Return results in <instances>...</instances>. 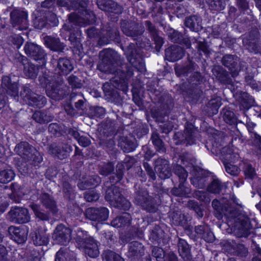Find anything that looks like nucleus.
<instances>
[{
  "instance_id": "obj_5",
  "label": "nucleus",
  "mask_w": 261,
  "mask_h": 261,
  "mask_svg": "<svg viewBox=\"0 0 261 261\" xmlns=\"http://www.w3.org/2000/svg\"><path fill=\"white\" fill-rule=\"evenodd\" d=\"M39 81L41 87L45 89L47 96L53 100L59 101L68 95L67 88L62 85V80L55 73H45L39 76Z\"/></svg>"
},
{
  "instance_id": "obj_36",
  "label": "nucleus",
  "mask_w": 261,
  "mask_h": 261,
  "mask_svg": "<svg viewBox=\"0 0 261 261\" xmlns=\"http://www.w3.org/2000/svg\"><path fill=\"white\" fill-rule=\"evenodd\" d=\"M237 58V57L235 55H225L222 59L223 65L228 68L233 76L234 75H237L239 71Z\"/></svg>"
},
{
  "instance_id": "obj_58",
  "label": "nucleus",
  "mask_w": 261,
  "mask_h": 261,
  "mask_svg": "<svg viewBox=\"0 0 261 261\" xmlns=\"http://www.w3.org/2000/svg\"><path fill=\"white\" fill-rule=\"evenodd\" d=\"M240 103L245 109L248 110L253 106L254 98L247 93H244L240 97Z\"/></svg>"
},
{
  "instance_id": "obj_12",
  "label": "nucleus",
  "mask_w": 261,
  "mask_h": 261,
  "mask_svg": "<svg viewBox=\"0 0 261 261\" xmlns=\"http://www.w3.org/2000/svg\"><path fill=\"white\" fill-rule=\"evenodd\" d=\"M135 202L146 212H158L156 200L150 196L147 190L145 189L139 188L136 192Z\"/></svg>"
},
{
  "instance_id": "obj_16",
  "label": "nucleus",
  "mask_w": 261,
  "mask_h": 261,
  "mask_svg": "<svg viewBox=\"0 0 261 261\" xmlns=\"http://www.w3.org/2000/svg\"><path fill=\"white\" fill-rule=\"evenodd\" d=\"M25 54L31 59L45 65L46 62V54L41 46L34 43L27 42L23 47Z\"/></svg>"
},
{
  "instance_id": "obj_51",
  "label": "nucleus",
  "mask_w": 261,
  "mask_h": 261,
  "mask_svg": "<svg viewBox=\"0 0 261 261\" xmlns=\"http://www.w3.org/2000/svg\"><path fill=\"white\" fill-rule=\"evenodd\" d=\"M113 205L115 208L123 210L125 212L130 209L132 204L130 202L122 195L117 200H115Z\"/></svg>"
},
{
  "instance_id": "obj_7",
  "label": "nucleus",
  "mask_w": 261,
  "mask_h": 261,
  "mask_svg": "<svg viewBox=\"0 0 261 261\" xmlns=\"http://www.w3.org/2000/svg\"><path fill=\"white\" fill-rule=\"evenodd\" d=\"M184 127V132L174 133L173 140L175 145L188 146L196 144L198 132V127L195 126L192 123L187 121Z\"/></svg>"
},
{
  "instance_id": "obj_37",
  "label": "nucleus",
  "mask_w": 261,
  "mask_h": 261,
  "mask_svg": "<svg viewBox=\"0 0 261 261\" xmlns=\"http://www.w3.org/2000/svg\"><path fill=\"white\" fill-rule=\"evenodd\" d=\"M185 27L190 29V31L195 32H198L201 31L202 27V19L200 17L192 15L186 17L184 21Z\"/></svg>"
},
{
  "instance_id": "obj_48",
  "label": "nucleus",
  "mask_w": 261,
  "mask_h": 261,
  "mask_svg": "<svg viewBox=\"0 0 261 261\" xmlns=\"http://www.w3.org/2000/svg\"><path fill=\"white\" fill-rule=\"evenodd\" d=\"M164 233V230L159 226L156 225L151 231L149 240L160 245L162 241L163 242Z\"/></svg>"
},
{
  "instance_id": "obj_46",
  "label": "nucleus",
  "mask_w": 261,
  "mask_h": 261,
  "mask_svg": "<svg viewBox=\"0 0 261 261\" xmlns=\"http://www.w3.org/2000/svg\"><path fill=\"white\" fill-rule=\"evenodd\" d=\"M150 140L157 152L162 153L166 152L164 142L158 132L154 131L152 133Z\"/></svg>"
},
{
  "instance_id": "obj_23",
  "label": "nucleus",
  "mask_w": 261,
  "mask_h": 261,
  "mask_svg": "<svg viewBox=\"0 0 261 261\" xmlns=\"http://www.w3.org/2000/svg\"><path fill=\"white\" fill-rule=\"evenodd\" d=\"M10 19L14 27L20 26L21 29L27 28L28 25V13L27 12L14 9L10 13Z\"/></svg>"
},
{
  "instance_id": "obj_53",
  "label": "nucleus",
  "mask_w": 261,
  "mask_h": 261,
  "mask_svg": "<svg viewBox=\"0 0 261 261\" xmlns=\"http://www.w3.org/2000/svg\"><path fill=\"white\" fill-rule=\"evenodd\" d=\"M149 130V129L147 124L145 123L138 124L134 128L133 132L134 138H135V137H136L138 139H141L146 135L148 133Z\"/></svg>"
},
{
  "instance_id": "obj_44",
  "label": "nucleus",
  "mask_w": 261,
  "mask_h": 261,
  "mask_svg": "<svg viewBox=\"0 0 261 261\" xmlns=\"http://www.w3.org/2000/svg\"><path fill=\"white\" fill-rule=\"evenodd\" d=\"M101 182V179L98 175L90 176L87 180L78 184L79 188L81 190L92 189L97 187Z\"/></svg>"
},
{
  "instance_id": "obj_54",
  "label": "nucleus",
  "mask_w": 261,
  "mask_h": 261,
  "mask_svg": "<svg viewBox=\"0 0 261 261\" xmlns=\"http://www.w3.org/2000/svg\"><path fill=\"white\" fill-rule=\"evenodd\" d=\"M248 255L249 252L248 248L243 244L237 243L232 255L238 256L242 259H245Z\"/></svg>"
},
{
  "instance_id": "obj_17",
  "label": "nucleus",
  "mask_w": 261,
  "mask_h": 261,
  "mask_svg": "<svg viewBox=\"0 0 261 261\" xmlns=\"http://www.w3.org/2000/svg\"><path fill=\"white\" fill-rule=\"evenodd\" d=\"M243 43L250 51L258 53L261 50L260 34L258 30L256 29L251 30L243 39Z\"/></svg>"
},
{
  "instance_id": "obj_59",
  "label": "nucleus",
  "mask_w": 261,
  "mask_h": 261,
  "mask_svg": "<svg viewBox=\"0 0 261 261\" xmlns=\"http://www.w3.org/2000/svg\"><path fill=\"white\" fill-rule=\"evenodd\" d=\"M151 255L156 261H166V253L162 247L151 246Z\"/></svg>"
},
{
  "instance_id": "obj_20",
  "label": "nucleus",
  "mask_w": 261,
  "mask_h": 261,
  "mask_svg": "<svg viewBox=\"0 0 261 261\" xmlns=\"http://www.w3.org/2000/svg\"><path fill=\"white\" fill-rule=\"evenodd\" d=\"M212 206L216 212H245L234 206L229 199L224 197L214 199Z\"/></svg>"
},
{
  "instance_id": "obj_64",
  "label": "nucleus",
  "mask_w": 261,
  "mask_h": 261,
  "mask_svg": "<svg viewBox=\"0 0 261 261\" xmlns=\"http://www.w3.org/2000/svg\"><path fill=\"white\" fill-rule=\"evenodd\" d=\"M206 2L212 10L219 11L224 8L223 0H206Z\"/></svg>"
},
{
  "instance_id": "obj_57",
  "label": "nucleus",
  "mask_w": 261,
  "mask_h": 261,
  "mask_svg": "<svg viewBox=\"0 0 261 261\" xmlns=\"http://www.w3.org/2000/svg\"><path fill=\"white\" fill-rule=\"evenodd\" d=\"M15 173L11 169H5L0 171V183L7 184L11 181L15 177Z\"/></svg>"
},
{
  "instance_id": "obj_24",
  "label": "nucleus",
  "mask_w": 261,
  "mask_h": 261,
  "mask_svg": "<svg viewBox=\"0 0 261 261\" xmlns=\"http://www.w3.org/2000/svg\"><path fill=\"white\" fill-rule=\"evenodd\" d=\"M19 86L18 82H12L10 76L4 75L3 76L1 87L3 91L7 94L14 97L18 96Z\"/></svg>"
},
{
  "instance_id": "obj_3",
  "label": "nucleus",
  "mask_w": 261,
  "mask_h": 261,
  "mask_svg": "<svg viewBox=\"0 0 261 261\" xmlns=\"http://www.w3.org/2000/svg\"><path fill=\"white\" fill-rule=\"evenodd\" d=\"M81 15L76 12L68 14V22L60 29V35L63 39L70 42L73 58L80 61L85 55L82 44V33L80 28L84 26Z\"/></svg>"
},
{
  "instance_id": "obj_43",
  "label": "nucleus",
  "mask_w": 261,
  "mask_h": 261,
  "mask_svg": "<svg viewBox=\"0 0 261 261\" xmlns=\"http://www.w3.org/2000/svg\"><path fill=\"white\" fill-rule=\"evenodd\" d=\"M55 261H75V257L69 248L62 247L56 253Z\"/></svg>"
},
{
  "instance_id": "obj_40",
  "label": "nucleus",
  "mask_w": 261,
  "mask_h": 261,
  "mask_svg": "<svg viewBox=\"0 0 261 261\" xmlns=\"http://www.w3.org/2000/svg\"><path fill=\"white\" fill-rule=\"evenodd\" d=\"M122 195L120 188L114 185H112L107 189L105 198L107 201L113 205L115 200H117Z\"/></svg>"
},
{
  "instance_id": "obj_13",
  "label": "nucleus",
  "mask_w": 261,
  "mask_h": 261,
  "mask_svg": "<svg viewBox=\"0 0 261 261\" xmlns=\"http://www.w3.org/2000/svg\"><path fill=\"white\" fill-rule=\"evenodd\" d=\"M20 96L29 106L34 108L41 109L47 103V99L44 96L33 92L27 85L22 87L20 91Z\"/></svg>"
},
{
  "instance_id": "obj_47",
  "label": "nucleus",
  "mask_w": 261,
  "mask_h": 261,
  "mask_svg": "<svg viewBox=\"0 0 261 261\" xmlns=\"http://www.w3.org/2000/svg\"><path fill=\"white\" fill-rule=\"evenodd\" d=\"M188 213L185 215L184 213H173L172 216L173 223L175 225L185 226V229L188 226V222L191 220L190 217L188 216Z\"/></svg>"
},
{
  "instance_id": "obj_33",
  "label": "nucleus",
  "mask_w": 261,
  "mask_h": 261,
  "mask_svg": "<svg viewBox=\"0 0 261 261\" xmlns=\"http://www.w3.org/2000/svg\"><path fill=\"white\" fill-rule=\"evenodd\" d=\"M124 8L122 5L114 1L106 15L110 21L117 22Z\"/></svg>"
},
{
  "instance_id": "obj_27",
  "label": "nucleus",
  "mask_w": 261,
  "mask_h": 261,
  "mask_svg": "<svg viewBox=\"0 0 261 261\" xmlns=\"http://www.w3.org/2000/svg\"><path fill=\"white\" fill-rule=\"evenodd\" d=\"M99 243L92 237L80 246L83 248L85 253L92 258H95L99 254Z\"/></svg>"
},
{
  "instance_id": "obj_10",
  "label": "nucleus",
  "mask_w": 261,
  "mask_h": 261,
  "mask_svg": "<svg viewBox=\"0 0 261 261\" xmlns=\"http://www.w3.org/2000/svg\"><path fill=\"white\" fill-rule=\"evenodd\" d=\"M174 173L179 178L178 187H174L171 192L173 195L180 197H190L191 194V189L187 182L188 172L186 169L181 165L177 164L173 168Z\"/></svg>"
},
{
  "instance_id": "obj_14",
  "label": "nucleus",
  "mask_w": 261,
  "mask_h": 261,
  "mask_svg": "<svg viewBox=\"0 0 261 261\" xmlns=\"http://www.w3.org/2000/svg\"><path fill=\"white\" fill-rule=\"evenodd\" d=\"M213 173L208 170L195 166L192 172L193 177L190 178L191 183L195 188L204 189L209 183Z\"/></svg>"
},
{
  "instance_id": "obj_4",
  "label": "nucleus",
  "mask_w": 261,
  "mask_h": 261,
  "mask_svg": "<svg viewBox=\"0 0 261 261\" xmlns=\"http://www.w3.org/2000/svg\"><path fill=\"white\" fill-rule=\"evenodd\" d=\"M203 76L199 71L193 72L184 82L176 85L178 94L190 103H196L199 100L202 91L198 86L202 83Z\"/></svg>"
},
{
  "instance_id": "obj_45",
  "label": "nucleus",
  "mask_w": 261,
  "mask_h": 261,
  "mask_svg": "<svg viewBox=\"0 0 261 261\" xmlns=\"http://www.w3.org/2000/svg\"><path fill=\"white\" fill-rule=\"evenodd\" d=\"M196 64L190 61L185 66H180L175 68V73L177 77H187L190 73H192L195 70Z\"/></svg>"
},
{
  "instance_id": "obj_26",
  "label": "nucleus",
  "mask_w": 261,
  "mask_h": 261,
  "mask_svg": "<svg viewBox=\"0 0 261 261\" xmlns=\"http://www.w3.org/2000/svg\"><path fill=\"white\" fill-rule=\"evenodd\" d=\"M8 232L11 239L18 244H23L27 240L28 230L25 228L12 225L8 227Z\"/></svg>"
},
{
  "instance_id": "obj_32",
  "label": "nucleus",
  "mask_w": 261,
  "mask_h": 261,
  "mask_svg": "<svg viewBox=\"0 0 261 261\" xmlns=\"http://www.w3.org/2000/svg\"><path fill=\"white\" fill-rule=\"evenodd\" d=\"M21 63L23 66V70L25 76L32 79H36L39 72V66L30 62L24 56L21 57Z\"/></svg>"
},
{
  "instance_id": "obj_22",
  "label": "nucleus",
  "mask_w": 261,
  "mask_h": 261,
  "mask_svg": "<svg viewBox=\"0 0 261 261\" xmlns=\"http://www.w3.org/2000/svg\"><path fill=\"white\" fill-rule=\"evenodd\" d=\"M184 47L177 45H171L165 49V60L175 62L181 59L185 55Z\"/></svg>"
},
{
  "instance_id": "obj_62",
  "label": "nucleus",
  "mask_w": 261,
  "mask_h": 261,
  "mask_svg": "<svg viewBox=\"0 0 261 261\" xmlns=\"http://www.w3.org/2000/svg\"><path fill=\"white\" fill-rule=\"evenodd\" d=\"M126 168L122 163H118L116 166L115 176L116 179L114 181L112 179V176L110 177V181L113 183H117L120 181L124 176Z\"/></svg>"
},
{
  "instance_id": "obj_28",
  "label": "nucleus",
  "mask_w": 261,
  "mask_h": 261,
  "mask_svg": "<svg viewBox=\"0 0 261 261\" xmlns=\"http://www.w3.org/2000/svg\"><path fill=\"white\" fill-rule=\"evenodd\" d=\"M77 10L79 11V13L81 15L84 27L90 24H94L96 22L97 18L94 11L87 9L86 4L84 2Z\"/></svg>"
},
{
  "instance_id": "obj_29",
  "label": "nucleus",
  "mask_w": 261,
  "mask_h": 261,
  "mask_svg": "<svg viewBox=\"0 0 261 261\" xmlns=\"http://www.w3.org/2000/svg\"><path fill=\"white\" fill-rule=\"evenodd\" d=\"M73 63L66 57L60 58L58 60L56 71L60 76H66L73 70Z\"/></svg>"
},
{
  "instance_id": "obj_38",
  "label": "nucleus",
  "mask_w": 261,
  "mask_h": 261,
  "mask_svg": "<svg viewBox=\"0 0 261 261\" xmlns=\"http://www.w3.org/2000/svg\"><path fill=\"white\" fill-rule=\"evenodd\" d=\"M119 145L125 153L134 151L137 144L135 138L132 136H122L119 140Z\"/></svg>"
},
{
  "instance_id": "obj_61",
  "label": "nucleus",
  "mask_w": 261,
  "mask_h": 261,
  "mask_svg": "<svg viewBox=\"0 0 261 261\" xmlns=\"http://www.w3.org/2000/svg\"><path fill=\"white\" fill-rule=\"evenodd\" d=\"M86 218L91 221H103L108 218V213H84Z\"/></svg>"
},
{
  "instance_id": "obj_50",
  "label": "nucleus",
  "mask_w": 261,
  "mask_h": 261,
  "mask_svg": "<svg viewBox=\"0 0 261 261\" xmlns=\"http://www.w3.org/2000/svg\"><path fill=\"white\" fill-rule=\"evenodd\" d=\"M169 37L170 40L174 43L181 45H191L189 41L185 38L183 34L177 31L173 30V31L170 34Z\"/></svg>"
},
{
  "instance_id": "obj_9",
  "label": "nucleus",
  "mask_w": 261,
  "mask_h": 261,
  "mask_svg": "<svg viewBox=\"0 0 261 261\" xmlns=\"http://www.w3.org/2000/svg\"><path fill=\"white\" fill-rule=\"evenodd\" d=\"M14 150L17 154L34 166H39L43 161L40 153L27 141H22L17 144Z\"/></svg>"
},
{
  "instance_id": "obj_55",
  "label": "nucleus",
  "mask_w": 261,
  "mask_h": 261,
  "mask_svg": "<svg viewBox=\"0 0 261 261\" xmlns=\"http://www.w3.org/2000/svg\"><path fill=\"white\" fill-rule=\"evenodd\" d=\"M103 261H124L118 254L111 250H106L102 253Z\"/></svg>"
},
{
  "instance_id": "obj_34",
  "label": "nucleus",
  "mask_w": 261,
  "mask_h": 261,
  "mask_svg": "<svg viewBox=\"0 0 261 261\" xmlns=\"http://www.w3.org/2000/svg\"><path fill=\"white\" fill-rule=\"evenodd\" d=\"M39 198L42 205L49 212H58L57 201L48 193L42 192Z\"/></svg>"
},
{
  "instance_id": "obj_15",
  "label": "nucleus",
  "mask_w": 261,
  "mask_h": 261,
  "mask_svg": "<svg viewBox=\"0 0 261 261\" xmlns=\"http://www.w3.org/2000/svg\"><path fill=\"white\" fill-rule=\"evenodd\" d=\"M195 233L190 227L186 229V232L190 239L194 241H197L198 238L204 240L208 243H213L215 237L213 232L207 225H198L194 228Z\"/></svg>"
},
{
  "instance_id": "obj_1",
  "label": "nucleus",
  "mask_w": 261,
  "mask_h": 261,
  "mask_svg": "<svg viewBox=\"0 0 261 261\" xmlns=\"http://www.w3.org/2000/svg\"><path fill=\"white\" fill-rule=\"evenodd\" d=\"M114 42L123 51L127 60L135 69L143 72L146 70L145 64L141 49L134 43H129L126 47L122 43L117 22L109 21L105 25L103 33L100 35L98 44L100 46Z\"/></svg>"
},
{
  "instance_id": "obj_11",
  "label": "nucleus",
  "mask_w": 261,
  "mask_h": 261,
  "mask_svg": "<svg viewBox=\"0 0 261 261\" xmlns=\"http://www.w3.org/2000/svg\"><path fill=\"white\" fill-rule=\"evenodd\" d=\"M33 23L35 28L42 30L58 26L59 21L55 12L43 10L33 18Z\"/></svg>"
},
{
  "instance_id": "obj_30",
  "label": "nucleus",
  "mask_w": 261,
  "mask_h": 261,
  "mask_svg": "<svg viewBox=\"0 0 261 261\" xmlns=\"http://www.w3.org/2000/svg\"><path fill=\"white\" fill-rule=\"evenodd\" d=\"M43 40L45 46L50 50L59 53L64 51L65 45L61 42L59 38L52 36H46L44 37Z\"/></svg>"
},
{
  "instance_id": "obj_56",
  "label": "nucleus",
  "mask_w": 261,
  "mask_h": 261,
  "mask_svg": "<svg viewBox=\"0 0 261 261\" xmlns=\"http://www.w3.org/2000/svg\"><path fill=\"white\" fill-rule=\"evenodd\" d=\"M76 237L74 239L77 244L81 246L86 241H87L89 238H91L92 237L88 234V232L80 228H77L75 230Z\"/></svg>"
},
{
  "instance_id": "obj_42",
  "label": "nucleus",
  "mask_w": 261,
  "mask_h": 261,
  "mask_svg": "<svg viewBox=\"0 0 261 261\" xmlns=\"http://www.w3.org/2000/svg\"><path fill=\"white\" fill-rule=\"evenodd\" d=\"M223 186L220 180L213 173L206 187V191L210 193L218 194L222 191Z\"/></svg>"
},
{
  "instance_id": "obj_41",
  "label": "nucleus",
  "mask_w": 261,
  "mask_h": 261,
  "mask_svg": "<svg viewBox=\"0 0 261 261\" xmlns=\"http://www.w3.org/2000/svg\"><path fill=\"white\" fill-rule=\"evenodd\" d=\"M31 236L36 246L47 245L49 241L48 235L43 230H35L31 232Z\"/></svg>"
},
{
  "instance_id": "obj_18",
  "label": "nucleus",
  "mask_w": 261,
  "mask_h": 261,
  "mask_svg": "<svg viewBox=\"0 0 261 261\" xmlns=\"http://www.w3.org/2000/svg\"><path fill=\"white\" fill-rule=\"evenodd\" d=\"M72 230L63 224H59L56 227L53 234L54 241L61 245H66L71 240Z\"/></svg>"
},
{
  "instance_id": "obj_19",
  "label": "nucleus",
  "mask_w": 261,
  "mask_h": 261,
  "mask_svg": "<svg viewBox=\"0 0 261 261\" xmlns=\"http://www.w3.org/2000/svg\"><path fill=\"white\" fill-rule=\"evenodd\" d=\"M120 27L125 35L132 37L141 36L144 31L143 27L132 20L122 19L120 21Z\"/></svg>"
},
{
  "instance_id": "obj_2",
  "label": "nucleus",
  "mask_w": 261,
  "mask_h": 261,
  "mask_svg": "<svg viewBox=\"0 0 261 261\" xmlns=\"http://www.w3.org/2000/svg\"><path fill=\"white\" fill-rule=\"evenodd\" d=\"M104 70L114 75L113 81L118 88L126 93L128 89V82L134 75L133 66L122 64L118 53L111 48H106L100 53Z\"/></svg>"
},
{
  "instance_id": "obj_21",
  "label": "nucleus",
  "mask_w": 261,
  "mask_h": 261,
  "mask_svg": "<svg viewBox=\"0 0 261 261\" xmlns=\"http://www.w3.org/2000/svg\"><path fill=\"white\" fill-rule=\"evenodd\" d=\"M144 254V246L138 241H133L128 245L126 256L129 261H139Z\"/></svg>"
},
{
  "instance_id": "obj_25",
  "label": "nucleus",
  "mask_w": 261,
  "mask_h": 261,
  "mask_svg": "<svg viewBox=\"0 0 261 261\" xmlns=\"http://www.w3.org/2000/svg\"><path fill=\"white\" fill-rule=\"evenodd\" d=\"M154 169L161 179H167L172 175L169 162L165 159L158 158L156 160Z\"/></svg>"
},
{
  "instance_id": "obj_8",
  "label": "nucleus",
  "mask_w": 261,
  "mask_h": 261,
  "mask_svg": "<svg viewBox=\"0 0 261 261\" xmlns=\"http://www.w3.org/2000/svg\"><path fill=\"white\" fill-rule=\"evenodd\" d=\"M14 150L17 154L34 166H39L43 161L40 153L27 141H22L17 144Z\"/></svg>"
},
{
  "instance_id": "obj_49",
  "label": "nucleus",
  "mask_w": 261,
  "mask_h": 261,
  "mask_svg": "<svg viewBox=\"0 0 261 261\" xmlns=\"http://www.w3.org/2000/svg\"><path fill=\"white\" fill-rule=\"evenodd\" d=\"M124 216H121L116 217L111 223L112 225L116 227H121L127 226L130 224L131 216L129 213H123Z\"/></svg>"
},
{
  "instance_id": "obj_6",
  "label": "nucleus",
  "mask_w": 261,
  "mask_h": 261,
  "mask_svg": "<svg viewBox=\"0 0 261 261\" xmlns=\"http://www.w3.org/2000/svg\"><path fill=\"white\" fill-rule=\"evenodd\" d=\"M231 224H234L232 233L238 238H247L251 228L250 218L244 213H223Z\"/></svg>"
},
{
  "instance_id": "obj_60",
  "label": "nucleus",
  "mask_w": 261,
  "mask_h": 261,
  "mask_svg": "<svg viewBox=\"0 0 261 261\" xmlns=\"http://www.w3.org/2000/svg\"><path fill=\"white\" fill-rule=\"evenodd\" d=\"M12 221L15 223L23 224L29 222L30 217L28 213H10Z\"/></svg>"
},
{
  "instance_id": "obj_63",
  "label": "nucleus",
  "mask_w": 261,
  "mask_h": 261,
  "mask_svg": "<svg viewBox=\"0 0 261 261\" xmlns=\"http://www.w3.org/2000/svg\"><path fill=\"white\" fill-rule=\"evenodd\" d=\"M221 105V98L220 97L212 99L208 102V107L214 114H216L218 112L219 109Z\"/></svg>"
},
{
  "instance_id": "obj_52",
  "label": "nucleus",
  "mask_w": 261,
  "mask_h": 261,
  "mask_svg": "<svg viewBox=\"0 0 261 261\" xmlns=\"http://www.w3.org/2000/svg\"><path fill=\"white\" fill-rule=\"evenodd\" d=\"M233 146L230 147L229 145L226 146L222 148L221 150V155L222 158L227 162H234L233 158L236 157L234 152Z\"/></svg>"
},
{
  "instance_id": "obj_39",
  "label": "nucleus",
  "mask_w": 261,
  "mask_h": 261,
  "mask_svg": "<svg viewBox=\"0 0 261 261\" xmlns=\"http://www.w3.org/2000/svg\"><path fill=\"white\" fill-rule=\"evenodd\" d=\"M221 114L225 123L230 125H237L238 118L233 110L229 107H225L222 109Z\"/></svg>"
},
{
  "instance_id": "obj_35",
  "label": "nucleus",
  "mask_w": 261,
  "mask_h": 261,
  "mask_svg": "<svg viewBox=\"0 0 261 261\" xmlns=\"http://www.w3.org/2000/svg\"><path fill=\"white\" fill-rule=\"evenodd\" d=\"M112 81L115 84V86L111 83L106 82L103 84L102 89L106 99L115 100L117 99L120 95L117 89L120 91L122 90L118 88V86L112 80Z\"/></svg>"
},
{
  "instance_id": "obj_31",
  "label": "nucleus",
  "mask_w": 261,
  "mask_h": 261,
  "mask_svg": "<svg viewBox=\"0 0 261 261\" xmlns=\"http://www.w3.org/2000/svg\"><path fill=\"white\" fill-rule=\"evenodd\" d=\"M213 75L221 84L231 85L232 80L229 73L222 66H217L212 69Z\"/></svg>"
}]
</instances>
